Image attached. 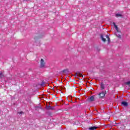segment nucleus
<instances>
[{
    "mask_svg": "<svg viewBox=\"0 0 130 130\" xmlns=\"http://www.w3.org/2000/svg\"><path fill=\"white\" fill-rule=\"evenodd\" d=\"M113 25H114V27L115 30L117 31V32L115 34V35L117 36V37H118V38L120 39V38H121V36L120 34H119V33H120V31L118 30V27H117V25H116V24L115 23V22H113Z\"/></svg>",
    "mask_w": 130,
    "mask_h": 130,
    "instance_id": "obj_1",
    "label": "nucleus"
},
{
    "mask_svg": "<svg viewBox=\"0 0 130 130\" xmlns=\"http://www.w3.org/2000/svg\"><path fill=\"white\" fill-rule=\"evenodd\" d=\"M37 36H35L34 38L35 40H38L40 38H42V37L44 36V34L42 31H40L37 33Z\"/></svg>",
    "mask_w": 130,
    "mask_h": 130,
    "instance_id": "obj_2",
    "label": "nucleus"
},
{
    "mask_svg": "<svg viewBox=\"0 0 130 130\" xmlns=\"http://www.w3.org/2000/svg\"><path fill=\"white\" fill-rule=\"evenodd\" d=\"M45 67V62L43 59H41L40 61V68H43Z\"/></svg>",
    "mask_w": 130,
    "mask_h": 130,
    "instance_id": "obj_3",
    "label": "nucleus"
},
{
    "mask_svg": "<svg viewBox=\"0 0 130 130\" xmlns=\"http://www.w3.org/2000/svg\"><path fill=\"white\" fill-rule=\"evenodd\" d=\"M54 107L50 106V105L47 104L46 106V109L47 110H53Z\"/></svg>",
    "mask_w": 130,
    "mask_h": 130,
    "instance_id": "obj_4",
    "label": "nucleus"
},
{
    "mask_svg": "<svg viewBox=\"0 0 130 130\" xmlns=\"http://www.w3.org/2000/svg\"><path fill=\"white\" fill-rule=\"evenodd\" d=\"M121 104L122 106H124V107H127V106H128V103L125 101L121 102Z\"/></svg>",
    "mask_w": 130,
    "mask_h": 130,
    "instance_id": "obj_5",
    "label": "nucleus"
},
{
    "mask_svg": "<svg viewBox=\"0 0 130 130\" xmlns=\"http://www.w3.org/2000/svg\"><path fill=\"white\" fill-rule=\"evenodd\" d=\"M105 94H106V91L104 92V91H102V92L99 94L100 96V98H103L105 96Z\"/></svg>",
    "mask_w": 130,
    "mask_h": 130,
    "instance_id": "obj_6",
    "label": "nucleus"
},
{
    "mask_svg": "<svg viewBox=\"0 0 130 130\" xmlns=\"http://www.w3.org/2000/svg\"><path fill=\"white\" fill-rule=\"evenodd\" d=\"M87 101L88 102H93L94 101H95V100L94 99V96H91L90 98H88L87 99Z\"/></svg>",
    "mask_w": 130,
    "mask_h": 130,
    "instance_id": "obj_7",
    "label": "nucleus"
},
{
    "mask_svg": "<svg viewBox=\"0 0 130 130\" xmlns=\"http://www.w3.org/2000/svg\"><path fill=\"white\" fill-rule=\"evenodd\" d=\"M81 77V78H83V74H82V73H80V72H77L76 73L75 77Z\"/></svg>",
    "mask_w": 130,
    "mask_h": 130,
    "instance_id": "obj_8",
    "label": "nucleus"
},
{
    "mask_svg": "<svg viewBox=\"0 0 130 130\" xmlns=\"http://www.w3.org/2000/svg\"><path fill=\"white\" fill-rule=\"evenodd\" d=\"M96 128H98V126H91V127H89V130H95Z\"/></svg>",
    "mask_w": 130,
    "mask_h": 130,
    "instance_id": "obj_9",
    "label": "nucleus"
},
{
    "mask_svg": "<svg viewBox=\"0 0 130 130\" xmlns=\"http://www.w3.org/2000/svg\"><path fill=\"white\" fill-rule=\"evenodd\" d=\"M56 89L57 90H66V88L62 87V86H57Z\"/></svg>",
    "mask_w": 130,
    "mask_h": 130,
    "instance_id": "obj_10",
    "label": "nucleus"
},
{
    "mask_svg": "<svg viewBox=\"0 0 130 130\" xmlns=\"http://www.w3.org/2000/svg\"><path fill=\"white\" fill-rule=\"evenodd\" d=\"M101 88L102 90H104L105 89V87L104 86V84H103V82L101 83Z\"/></svg>",
    "mask_w": 130,
    "mask_h": 130,
    "instance_id": "obj_11",
    "label": "nucleus"
},
{
    "mask_svg": "<svg viewBox=\"0 0 130 130\" xmlns=\"http://www.w3.org/2000/svg\"><path fill=\"white\" fill-rule=\"evenodd\" d=\"M101 38L102 40L104 41V42H106V39L104 38V37H103V35H101Z\"/></svg>",
    "mask_w": 130,
    "mask_h": 130,
    "instance_id": "obj_12",
    "label": "nucleus"
},
{
    "mask_svg": "<svg viewBox=\"0 0 130 130\" xmlns=\"http://www.w3.org/2000/svg\"><path fill=\"white\" fill-rule=\"evenodd\" d=\"M46 114L48 115V116H51L52 115V113L49 111L47 112Z\"/></svg>",
    "mask_w": 130,
    "mask_h": 130,
    "instance_id": "obj_13",
    "label": "nucleus"
},
{
    "mask_svg": "<svg viewBox=\"0 0 130 130\" xmlns=\"http://www.w3.org/2000/svg\"><path fill=\"white\" fill-rule=\"evenodd\" d=\"M35 109L36 110H39V109H41V107H40V106H35Z\"/></svg>",
    "mask_w": 130,
    "mask_h": 130,
    "instance_id": "obj_14",
    "label": "nucleus"
},
{
    "mask_svg": "<svg viewBox=\"0 0 130 130\" xmlns=\"http://www.w3.org/2000/svg\"><path fill=\"white\" fill-rule=\"evenodd\" d=\"M4 77H5L4 74H3V73H0V79H3Z\"/></svg>",
    "mask_w": 130,
    "mask_h": 130,
    "instance_id": "obj_15",
    "label": "nucleus"
},
{
    "mask_svg": "<svg viewBox=\"0 0 130 130\" xmlns=\"http://www.w3.org/2000/svg\"><path fill=\"white\" fill-rule=\"evenodd\" d=\"M116 18H118V17H122V15L120 14H116L115 15Z\"/></svg>",
    "mask_w": 130,
    "mask_h": 130,
    "instance_id": "obj_16",
    "label": "nucleus"
},
{
    "mask_svg": "<svg viewBox=\"0 0 130 130\" xmlns=\"http://www.w3.org/2000/svg\"><path fill=\"white\" fill-rule=\"evenodd\" d=\"M125 85H126L127 86H128V87H130V81L125 82Z\"/></svg>",
    "mask_w": 130,
    "mask_h": 130,
    "instance_id": "obj_17",
    "label": "nucleus"
},
{
    "mask_svg": "<svg viewBox=\"0 0 130 130\" xmlns=\"http://www.w3.org/2000/svg\"><path fill=\"white\" fill-rule=\"evenodd\" d=\"M106 38H107V39H108V42H110V38H109V36L106 35Z\"/></svg>",
    "mask_w": 130,
    "mask_h": 130,
    "instance_id": "obj_18",
    "label": "nucleus"
},
{
    "mask_svg": "<svg viewBox=\"0 0 130 130\" xmlns=\"http://www.w3.org/2000/svg\"><path fill=\"white\" fill-rule=\"evenodd\" d=\"M45 84V82L42 81V83H41V86L42 87H43V86H44Z\"/></svg>",
    "mask_w": 130,
    "mask_h": 130,
    "instance_id": "obj_19",
    "label": "nucleus"
},
{
    "mask_svg": "<svg viewBox=\"0 0 130 130\" xmlns=\"http://www.w3.org/2000/svg\"><path fill=\"white\" fill-rule=\"evenodd\" d=\"M23 113V111H21V112H19V114H22Z\"/></svg>",
    "mask_w": 130,
    "mask_h": 130,
    "instance_id": "obj_20",
    "label": "nucleus"
},
{
    "mask_svg": "<svg viewBox=\"0 0 130 130\" xmlns=\"http://www.w3.org/2000/svg\"><path fill=\"white\" fill-rule=\"evenodd\" d=\"M67 70H63V73H66V71Z\"/></svg>",
    "mask_w": 130,
    "mask_h": 130,
    "instance_id": "obj_21",
    "label": "nucleus"
}]
</instances>
